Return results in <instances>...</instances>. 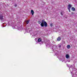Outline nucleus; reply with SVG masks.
I'll return each mask as SVG.
<instances>
[{"label": "nucleus", "instance_id": "f257e3e1", "mask_svg": "<svg viewBox=\"0 0 77 77\" xmlns=\"http://www.w3.org/2000/svg\"><path fill=\"white\" fill-rule=\"evenodd\" d=\"M3 17L2 14H0V20H1V21H3V20H4V19H3Z\"/></svg>", "mask_w": 77, "mask_h": 77}, {"label": "nucleus", "instance_id": "f03ea898", "mask_svg": "<svg viewBox=\"0 0 77 77\" xmlns=\"http://www.w3.org/2000/svg\"><path fill=\"white\" fill-rule=\"evenodd\" d=\"M71 7H72V5L71 4H69L67 7L68 9H70Z\"/></svg>", "mask_w": 77, "mask_h": 77}, {"label": "nucleus", "instance_id": "7ed1b4c3", "mask_svg": "<svg viewBox=\"0 0 77 77\" xmlns=\"http://www.w3.org/2000/svg\"><path fill=\"white\" fill-rule=\"evenodd\" d=\"M44 21H43V20H42V22L40 24V26H41V27H44Z\"/></svg>", "mask_w": 77, "mask_h": 77}, {"label": "nucleus", "instance_id": "20e7f679", "mask_svg": "<svg viewBox=\"0 0 77 77\" xmlns=\"http://www.w3.org/2000/svg\"><path fill=\"white\" fill-rule=\"evenodd\" d=\"M43 21H44L45 26V27H46V26H47V22H46L45 21V20H43Z\"/></svg>", "mask_w": 77, "mask_h": 77}, {"label": "nucleus", "instance_id": "39448f33", "mask_svg": "<svg viewBox=\"0 0 77 77\" xmlns=\"http://www.w3.org/2000/svg\"><path fill=\"white\" fill-rule=\"evenodd\" d=\"M60 39H61V38L60 36H59L57 38V41H60Z\"/></svg>", "mask_w": 77, "mask_h": 77}, {"label": "nucleus", "instance_id": "423d86ee", "mask_svg": "<svg viewBox=\"0 0 77 77\" xmlns=\"http://www.w3.org/2000/svg\"><path fill=\"white\" fill-rule=\"evenodd\" d=\"M31 13L32 15H33V14H34V11L32 9L31 10Z\"/></svg>", "mask_w": 77, "mask_h": 77}, {"label": "nucleus", "instance_id": "0eeeda50", "mask_svg": "<svg viewBox=\"0 0 77 77\" xmlns=\"http://www.w3.org/2000/svg\"><path fill=\"white\" fill-rule=\"evenodd\" d=\"M65 14V12H64L63 11H62L61 12V14L62 16L63 15H64Z\"/></svg>", "mask_w": 77, "mask_h": 77}, {"label": "nucleus", "instance_id": "6e6552de", "mask_svg": "<svg viewBox=\"0 0 77 77\" xmlns=\"http://www.w3.org/2000/svg\"><path fill=\"white\" fill-rule=\"evenodd\" d=\"M6 25H7V24L6 23H4L2 24V26H3L4 27L6 26Z\"/></svg>", "mask_w": 77, "mask_h": 77}, {"label": "nucleus", "instance_id": "1a4fd4ad", "mask_svg": "<svg viewBox=\"0 0 77 77\" xmlns=\"http://www.w3.org/2000/svg\"><path fill=\"white\" fill-rule=\"evenodd\" d=\"M26 23V24H27L29 23V20H28L25 21Z\"/></svg>", "mask_w": 77, "mask_h": 77}, {"label": "nucleus", "instance_id": "9d476101", "mask_svg": "<svg viewBox=\"0 0 77 77\" xmlns=\"http://www.w3.org/2000/svg\"><path fill=\"white\" fill-rule=\"evenodd\" d=\"M67 48H68V49H69L70 48V45H68L67 46Z\"/></svg>", "mask_w": 77, "mask_h": 77}, {"label": "nucleus", "instance_id": "9b49d317", "mask_svg": "<svg viewBox=\"0 0 77 77\" xmlns=\"http://www.w3.org/2000/svg\"><path fill=\"white\" fill-rule=\"evenodd\" d=\"M71 9L72 11H75V8L74 7L72 8Z\"/></svg>", "mask_w": 77, "mask_h": 77}, {"label": "nucleus", "instance_id": "f8f14e48", "mask_svg": "<svg viewBox=\"0 0 77 77\" xmlns=\"http://www.w3.org/2000/svg\"><path fill=\"white\" fill-rule=\"evenodd\" d=\"M66 58H67V59H68V58H69V55H68V54H66Z\"/></svg>", "mask_w": 77, "mask_h": 77}, {"label": "nucleus", "instance_id": "ddd939ff", "mask_svg": "<svg viewBox=\"0 0 77 77\" xmlns=\"http://www.w3.org/2000/svg\"><path fill=\"white\" fill-rule=\"evenodd\" d=\"M38 42H41V39L40 38H38Z\"/></svg>", "mask_w": 77, "mask_h": 77}, {"label": "nucleus", "instance_id": "4468645a", "mask_svg": "<svg viewBox=\"0 0 77 77\" xmlns=\"http://www.w3.org/2000/svg\"><path fill=\"white\" fill-rule=\"evenodd\" d=\"M38 24H41V22H40V21H38Z\"/></svg>", "mask_w": 77, "mask_h": 77}, {"label": "nucleus", "instance_id": "2eb2a0df", "mask_svg": "<svg viewBox=\"0 0 77 77\" xmlns=\"http://www.w3.org/2000/svg\"><path fill=\"white\" fill-rule=\"evenodd\" d=\"M50 26H53V23H51V24H50Z\"/></svg>", "mask_w": 77, "mask_h": 77}, {"label": "nucleus", "instance_id": "dca6fc26", "mask_svg": "<svg viewBox=\"0 0 77 77\" xmlns=\"http://www.w3.org/2000/svg\"><path fill=\"white\" fill-rule=\"evenodd\" d=\"M14 6H15V7H17V4H16L14 5Z\"/></svg>", "mask_w": 77, "mask_h": 77}, {"label": "nucleus", "instance_id": "f3484780", "mask_svg": "<svg viewBox=\"0 0 77 77\" xmlns=\"http://www.w3.org/2000/svg\"><path fill=\"white\" fill-rule=\"evenodd\" d=\"M68 10H69V12H71V10H70V9H68Z\"/></svg>", "mask_w": 77, "mask_h": 77}, {"label": "nucleus", "instance_id": "a211bd4d", "mask_svg": "<svg viewBox=\"0 0 77 77\" xmlns=\"http://www.w3.org/2000/svg\"><path fill=\"white\" fill-rule=\"evenodd\" d=\"M72 14H74V13H73V12H72Z\"/></svg>", "mask_w": 77, "mask_h": 77}, {"label": "nucleus", "instance_id": "6ab92c4d", "mask_svg": "<svg viewBox=\"0 0 77 77\" xmlns=\"http://www.w3.org/2000/svg\"><path fill=\"white\" fill-rule=\"evenodd\" d=\"M59 47H61V46H60H60H59Z\"/></svg>", "mask_w": 77, "mask_h": 77}]
</instances>
